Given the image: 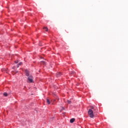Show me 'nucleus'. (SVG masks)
<instances>
[{
	"instance_id": "obj_1",
	"label": "nucleus",
	"mask_w": 128,
	"mask_h": 128,
	"mask_svg": "<svg viewBox=\"0 0 128 128\" xmlns=\"http://www.w3.org/2000/svg\"><path fill=\"white\" fill-rule=\"evenodd\" d=\"M26 72V76L28 77V82H34V78H32V76L31 75H30V72L28 70H25Z\"/></svg>"
},
{
	"instance_id": "obj_2",
	"label": "nucleus",
	"mask_w": 128,
	"mask_h": 128,
	"mask_svg": "<svg viewBox=\"0 0 128 128\" xmlns=\"http://www.w3.org/2000/svg\"><path fill=\"white\" fill-rule=\"evenodd\" d=\"M94 111H93L92 110L90 109L88 111V114L90 116V118H92L94 116Z\"/></svg>"
},
{
	"instance_id": "obj_3",
	"label": "nucleus",
	"mask_w": 128,
	"mask_h": 128,
	"mask_svg": "<svg viewBox=\"0 0 128 128\" xmlns=\"http://www.w3.org/2000/svg\"><path fill=\"white\" fill-rule=\"evenodd\" d=\"M75 120H76L75 118H72V119L70 120V124H72V122H74Z\"/></svg>"
},
{
	"instance_id": "obj_4",
	"label": "nucleus",
	"mask_w": 128,
	"mask_h": 128,
	"mask_svg": "<svg viewBox=\"0 0 128 128\" xmlns=\"http://www.w3.org/2000/svg\"><path fill=\"white\" fill-rule=\"evenodd\" d=\"M46 102L48 104H50V101L48 100V98L46 99Z\"/></svg>"
},
{
	"instance_id": "obj_5",
	"label": "nucleus",
	"mask_w": 128,
	"mask_h": 128,
	"mask_svg": "<svg viewBox=\"0 0 128 128\" xmlns=\"http://www.w3.org/2000/svg\"><path fill=\"white\" fill-rule=\"evenodd\" d=\"M44 30H46V32H48V28L47 27H44Z\"/></svg>"
},
{
	"instance_id": "obj_6",
	"label": "nucleus",
	"mask_w": 128,
	"mask_h": 128,
	"mask_svg": "<svg viewBox=\"0 0 128 128\" xmlns=\"http://www.w3.org/2000/svg\"><path fill=\"white\" fill-rule=\"evenodd\" d=\"M93 112H94V110H96V108H94V106H91V109Z\"/></svg>"
},
{
	"instance_id": "obj_7",
	"label": "nucleus",
	"mask_w": 128,
	"mask_h": 128,
	"mask_svg": "<svg viewBox=\"0 0 128 128\" xmlns=\"http://www.w3.org/2000/svg\"><path fill=\"white\" fill-rule=\"evenodd\" d=\"M62 76V73H60V72H58L57 74V76L58 77V76Z\"/></svg>"
},
{
	"instance_id": "obj_8",
	"label": "nucleus",
	"mask_w": 128,
	"mask_h": 128,
	"mask_svg": "<svg viewBox=\"0 0 128 128\" xmlns=\"http://www.w3.org/2000/svg\"><path fill=\"white\" fill-rule=\"evenodd\" d=\"M22 62H20L17 65V68H18L19 66H22Z\"/></svg>"
},
{
	"instance_id": "obj_9",
	"label": "nucleus",
	"mask_w": 128,
	"mask_h": 128,
	"mask_svg": "<svg viewBox=\"0 0 128 128\" xmlns=\"http://www.w3.org/2000/svg\"><path fill=\"white\" fill-rule=\"evenodd\" d=\"M4 96H8V93L4 92Z\"/></svg>"
},
{
	"instance_id": "obj_10",
	"label": "nucleus",
	"mask_w": 128,
	"mask_h": 128,
	"mask_svg": "<svg viewBox=\"0 0 128 128\" xmlns=\"http://www.w3.org/2000/svg\"><path fill=\"white\" fill-rule=\"evenodd\" d=\"M67 102L68 104H72V101L70 100H67Z\"/></svg>"
},
{
	"instance_id": "obj_11",
	"label": "nucleus",
	"mask_w": 128,
	"mask_h": 128,
	"mask_svg": "<svg viewBox=\"0 0 128 128\" xmlns=\"http://www.w3.org/2000/svg\"><path fill=\"white\" fill-rule=\"evenodd\" d=\"M42 64H46V62H44V61H42Z\"/></svg>"
},
{
	"instance_id": "obj_12",
	"label": "nucleus",
	"mask_w": 128,
	"mask_h": 128,
	"mask_svg": "<svg viewBox=\"0 0 128 128\" xmlns=\"http://www.w3.org/2000/svg\"><path fill=\"white\" fill-rule=\"evenodd\" d=\"M15 62H16V64H18V60L15 61Z\"/></svg>"
},
{
	"instance_id": "obj_13",
	"label": "nucleus",
	"mask_w": 128,
	"mask_h": 128,
	"mask_svg": "<svg viewBox=\"0 0 128 128\" xmlns=\"http://www.w3.org/2000/svg\"><path fill=\"white\" fill-rule=\"evenodd\" d=\"M72 74H74V72H73Z\"/></svg>"
},
{
	"instance_id": "obj_14",
	"label": "nucleus",
	"mask_w": 128,
	"mask_h": 128,
	"mask_svg": "<svg viewBox=\"0 0 128 128\" xmlns=\"http://www.w3.org/2000/svg\"><path fill=\"white\" fill-rule=\"evenodd\" d=\"M15 67H14L13 68H14Z\"/></svg>"
}]
</instances>
